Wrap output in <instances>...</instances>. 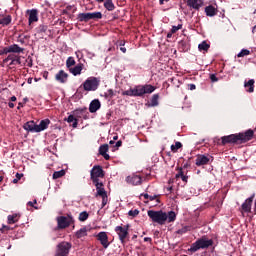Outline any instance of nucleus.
<instances>
[{
  "instance_id": "4d7b16f0",
  "label": "nucleus",
  "mask_w": 256,
  "mask_h": 256,
  "mask_svg": "<svg viewBox=\"0 0 256 256\" xmlns=\"http://www.w3.org/2000/svg\"><path fill=\"white\" fill-rule=\"evenodd\" d=\"M22 107H25V104L23 102H19L17 107L18 111L19 109H22Z\"/></svg>"
},
{
  "instance_id": "58836bf2",
  "label": "nucleus",
  "mask_w": 256,
  "mask_h": 256,
  "mask_svg": "<svg viewBox=\"0 0 256 256\" xmlns=\"http://www.w3.org/2000/svg\"><path fill=\"white\" fill-rule=\"evenodd\" d=\"M87 219H89V213H87V211L81 212L79 214V221H87Z\"/></svg>"
},
{
  "instance_id": "13d9d810",
  "label": "nucleus",
  "mask_w": 256,
  "mask_h": 256,
  "mask_svg": "<svg viewBox=\"0 0 256 256\" xmlns=\"http://www.w3.org/2000/svg\"><path fill=\"white\" fill-rule=\"evenodd\" d=\"M73 9V6H67L66 9L64 10V13H67Z\"/></svg>"
},
{
  "instance_id": "7ed1b4c3",
  "label": "nucleus",
  "mask_w": 256,
  "mask_h": 256,
  "mask_svg": "<svg viewBox=\"0 0 256 256\" xmlns=\"http://www.w3.org/2000/svg\"><path fill=\"white\" fill-rule=\"evenodd\" d=\"M148 217H150L153 223H158V225H165V223H173L177 219V214L173 211L168 213L160 211L149 210Z\"/></svg>"
},
{
  "instance_id": "bb28decb",
  "label": "nucleus",
  "mask_w": 256,
  "mask_h": 256,
  "mask_svg": "<svg viewBox=\"0 0 256 256\" xmlns=\"http://www.w3.org/2000/svg\"><path fill=\"white\" fill-rule=\"evenodd\" d=\"M50 123H51V120H49V119H44V120L40 121V124L37 125L38 133H41V131H45V129H47V127H49Z\"/></svg>"
},
{
  "instance_id": "5701e85b",
  "label": "nucleus",
  "mask_w": 256,
  "mask_h": 256,
  "mask_svg": "<svg viewBox=\"0 0 256 256\" xmlns=\"http://www.w3.org/2000/svg\"><path fill=\"white\" fill-rule=\"evenodd\" d=\"M107 151H109V144H104L100 146L99 148L100 155H102V157H104L106 161H109L111 159V156L107 154Z\"/></svg>"
},
{
  "instance_id": "72a5a7b5",
  "label": "nucleus",
  "mask_w": 256,
  "mask_h": 256,
  "mask_svg": "<svg viewBox=\"0 0 256 256\" xmlns=\"http://www.w3.org/2000/svg\"><path fill=\"white\" fill-rule=\"evenodd\" d=\"M210 47H211V45H209V44L207 43V41H203L202 43H200V44L198 45L199 51L208 52Z\"/></svg>"
},
{
  "instance_id": "aec40b11",
  "label": "nucleus",
  "mask_w": 256,
  "mask_h": 256,
  "mask_svg": "<svg viewBox=\"0 0 256 256\" xmlns=\"http://www.w3.org/2000/svg\"><path fill=\"white\" fill-rule=\"evenodd\" d=\"M19 219H21V213H13L8 215L7 223L8 225H15V223H19Z\"/></svg>"
},
{
  "instance_id": "473e14b6",
  "label": "nucleus",
  "mask_w": 256,
  "mask_h": 256,
  "mask_svg": "<svg viewBox=\"0 0 256 256\" xmlns=\"http://www.w3.org/2000/svg\"><path fill=\"white\" fill-rule=\"evenodd\" d=\"M104 7H105V9H107V11L115 10V4H113V0H106L104 2Z\"/></svg>"
},
{
  "instance_id": "9d476101",
  "label": "nucleus",
  "mask_w": 256,
  "mask_h": 256,
  "mask_svg": "<svg viewBox=\"0 0 256 256\" xmlns=\"http://www.w3.org/2000/svg\"><path fill=\"white\" fill-rule=\"evenodd\" d=\"M58 229H67V227H71L73 223H75V220L71 215L68 216H59L56 219Z\"/></svg>"
},
{
  "instance_id": "39448f33",
  "label": "nucleus",
  "mask_w": 256,
  "mask_h": 256,
  "mask_svg": "<svg viewBox=\"0 0 256 256\" xmlns=\"http://www.w3.org/2000/svg\"><path fill=\"white\" fill-rule=\"evenodd\" d=\"M212 245V239L207 238V236H202L197 240V242H194L191 245L188 251H191V253H196V251H199V249H209V247H212Z\"/></svg>"
},
{
  "instance_id": "3c124183",
  "label": "nucleus",
  "mask_w": 256,
  "mask_h": 256,
  "mask_svg": "<svg viewBox=\"0 0 256 256\" xmlns=\"http://www.w3.org/2000/svg\"><path fill=\"white\" fill-rule=\"evenodd\" d=\"M8 53H11L8 47H4L2 50H0V55H7Z\"/></svg>"
},
{
  "instance_id": "e2e57ef3",
  "label": "nucleus",
  "mask_w": 256,
  "mask_h": 256,
  "mask_svg": "<svg viewBox=\"0 0 256 256\" xmlns=\"http://www.w3.org/2000/svg\"><path fill=\"white\" fill-rule=\"evenodd\" d=\"M120 51H122V53H127V48L121 47V48H120Z\"/></svg>"
},
{
  "instance_id": "1a4fd4ad",
  "label": "nucleus",
  "mask_w": 256,
  "mask_h": 256,
  "mask_svg": "<svg viewBox=\"0 0 256 256\" xmlns=\"http://www.w3.org/2000/svg\"><path fill=\"white\" fill-rule=\"evenodd\" d=\"M129 227H130L129 224H127L124 226H116L114 229L122 245H125V243H127V237H129Z\"/></svg>"
},
{
  "instance_id": "423d86ee",
  "label": "nucleus",
  "mask_w": 256,
  "mask_h": 256,
  "mask_svg": "<svg viewBox=\"0 0 256 256\" xmlns=\"http://www.w3.org/2000/svg\"><path fill=\"white\" fill-rule=\"evenodd\" d=\"M101 80L95 76L88 77L82 84L84 91H97Z\"/></svg>"
},
{
  "instance_id": "ddd939ff",
  "label": "nucleus",
  "mask_w": 256,
  "mask_h": 256,
  "mask_svg": "<svg viewBox=\"0 0 256 256\" xmlns=\"http://www.w3.org/2000/svg\"><path fill=\"white\" fill-rule=\"evenodd\" d=\"M26 14L28 15V25H33V23H37V21H39V10H27Z\"/></svg>"
},
{
  "instance_id": "a18cd8bd",
  "label": "nucleus",
  "mask_w": 256,
  "mask_h": 256,
  "mask_svg": "<svg viewBox=\"0 0 256 256\" xmlns=\"http://www.w3.org/2000/svg\"><path fill=\"white\" fill-rule=\"evenodd\" d=\"M10 101L11 102H9L8 103V107L10 108V109H13L14 107H15V101H17V97L16 96H12L11 98H10Z\"/></svg>"
},
{
  "instance_id": "2eb2a0df",
  "label": "nucleus",
  "mask_w": 256,
  "mask_h": 256,
  "mask_svg": "<svg viewBox=\"0 0 256 256\" xmlns=\"http://www.w3.org/2000/svg\"><path fill=\"white\" fill-rule=\"evenodd\" d=\"M13 17L9 14H2L0 15V25L1 27H9L12 23Z\"/></svg>"
},
{
  "instance_id": "20e7f679",
  "label": "nucleus",
  "mask_w": 256,
  "mask_h": 256,
  "mask_svg": "<svg viewBox=\"0 0 256 256\" xmlns=\"http://www.w3.org/2000/svg\"><path fill=\"white\" fill-rule=\"evenodd\" d=\"M155 86L151 84L138 85L129 90L122 91L123 97H143V95H149L155 91Z\"/></svg>"
},
{
  "instance_id": "f03ea898",
  "label": "nucleus",
  "mask_w": 256,
  "mask_h": 256,
  "mask_svg": "<svg viewBox=\"0 0 256 256\" xmlns=\"http://www.w3.org/2000/svg\"><path fill=\"white\" fill-rule=\"evenodd\" d=\"M253 135H255V132L249 129L245 132L222 136L218 139L217 145H220L221 147H225V145H243V143L251 141V139H253Z\"/></svg>"
},
{
  "instance_id": "603ef678",
  "label": "nucleus",
  "mask_w": 256,
  "mask_h": 256,
  "mask_svg": "<svg viewBox=\"0 0 256 256\" xmlns=\"http://www.w3.org/2000/svg\"><path fill=\"white\" fill-rule=\"evenodd\" d=\"M210 79H211L212 83L219 81V78H217V76L215 74H211Z\"/></svg>"
},
{
  "instance_id": "9b49d317",
  "label": "nucleus",
  "mask_w": 256,
  "mask_h": 256,
  "mask_svg": "<svg viewBox=\"0 0 256 256\" xmlns=\"http://www.w3.org/2000/svg\"><path fill=\"white\" fill-rule=\"evenodd\" d=\"M91 19H103V14L101 12H88V13H80L78 14V20L80 22L87 23L88 21H91Z\"/></svg>"
},
{
  "instance_id": "a211bd4d",
  "label": "nucleus",
  "mask_w": 256,
  "mask_h": 256,
  "mask_svg": "<svg viewBox=\"0 0 256 256\" xmlns=\"http://www.w3.org/2000/svg\"><path fill=\"white\" fill-rule=\"evenodd\" d=\"M251 205H253V196L246 199L245 202L242 204V213H251Z\"/></svg>"
},
{
  "instance_id": "2f4dec72",
  "label": "nucleus",
  "mask_w": 256,
  "mask_h": 256,
  "mask_svg": "<svg viewBox=\"0 0 256 256\" xmlns=\"http://www.w3.org/2000/svg\"><path fill=\"white\" fill-rule=\"evenodd\" d=\"M76 239H83V237H87V228H81L76 232Z\"/></svg>"
},
{
  "instance_id": "6ab92c4d",
  "label": "nucleus",
  "mask_w": 256,
  "mask_h": 256,
  "mask_svg": "<svg viewBox=\"0 0 256 256\" xmlns=\"http://www.w3.org/2000/svg\"><path fill=\"white\" fill-rule=\"evenodd\" d=\"M99 109H101V101H99V99L92 100L89 105V112L97 113Z\"/></svg>"
},
{
  "instance_id": "c85d7f7f",
  "label": "nucleus",
  "mask_w": 256,
  "mask_h": 256,
  "mask_svg": "<svg viewBox=\"0 0 256 256\" xmlns=\"http://www.w3.org/2000/svg\"><path fill=\"white\" fill-rule=\"evenodd\" d=\"M205 13L207 17H215V15H217V8L213 5H209L205 8Z\"/></svg>"
},
{
  "instance_id": "680f3d73",
  "label": "nucleus",
  "mask_w": 256,
  "mask_h": 256,
  "mask_svg": "<svg viewBox=\"0 0 256 256\" xmlns=\"http://www.w3.org/2000/svg\"><path fill=\"white\" fill-rule=\"evenodd\" d=\"M144 241H145V242H149V243H151L152 239H151V238H149V237H145V238H144Z\"/></svg>"
},
{
  "instance_id": "c756f323",
  "label": "nucleus",
  "mask_w": 256,
  "mask_h": 256,
  "mask_svg": "<svg viewBox=\"0 0 256 256\" xmlns=\"http://www.w3.org/2000/svg\"><path fill=\"white\" fill-rule=\"evenodd\" d=\"M64 121H67V123H72L73 129H77V126L79 125V120L75 118L73 115H69L67 119H64Z\"/></svg>"
},
{
  "instance_id": "7c9ffc66",
  "label": "nucleus",
  "mask_w": 256,
  "mask_h": 256,
  "mask_svg": "<svg viewBox=\"0 0 256 256\" xmlns=\"http://www.w3.org/2000/svg\"><path fill=\"white\" fill-rule=\"evenodd\" d=\"M10 53H23L24 49L17 44L8 46Z\"/></svg>"
},
{
  "instance_id": "c03bdc74",
  "label": "nucleus",
  "mask_w": 256,
  "mask_h": 256,
  "mask_svg": "<svg viewBox=\"0 0 256 256\" xmlns=\"http://www.w3.org/2000/svg\"><path fill=\"white\" fill-rule=\"evenodd\" d=\"M187 231H189V226H184L181 229L177 230V234L178 235H185V233H187Z\"/></svg>"
},
{
  "instance_id": "0eeeda50",
  "label": "nucleus",
  "mask_w": 256,
  "mask_h": 256,
  "mask_svg": "<svg viewBox=\"0 0 256 256\" xmlns=\"http://www.w3.org/2000/svg\"><path fill=\"white\" fill-rule=\"evenodd\" d=\"M16 65H21V56L15 54H9L1 64L2 67H9L10 69H13Z\"/></svg>"
},
{
  "instance_id": "bf43d9fd",
  "label": "nucleus",
  "mask_w": 256,
  "mask_h": 256,
  "mask_svg": "<svg viewBox=\"0 0 256 256\" xmlns=\"http://www.w3.org/2000/svg\"><path fill=\"white\" fill-rule=\"evenodd\" d=\"M121 145H123V142H121V140L116 142L115 147H121Z\"/></svg>"
},
{
  "instance_id": "b1692460",
  "label": "nucleus",
  "mask_w": 256,
  "mask_h": 256,
  "mask_svg": "<svg viewBox=\"0 0 256 256\" xmlns=\"http://www.w3.org/2000/svg\"><path fill=\"white\" fill-rule=\"evenodd\" d=\"M25 131H31V133H38L37 124L35 121H28L24 124Z\"/></svg>"
},
{
  "instance_id": "dca6fc26",
  "label": "nucleus",
  "mask_w": 256,
  "mask_h": 256,
  "mask_svg": "<svg viewBox=\"0 0 256 256\" xmlns=\"http://www.w3.org/2000/svg\"><path fill=\"white\" fill-rule=\"evenodd\" d=\"M186 5L190 9H195V11H199V9H201V6L203 5V0H187Z\"/></svg>"
},
{
  "instance_id": "a878e982",
  "label": "nucleus",
  "mask_w": 256,
  "mask_h": 256,
  "mask_svg": "<svg viewBox=\"0 0 256 256\" xmlns=\"http://www.w3.org/2000/svg\"><path fill=\"white\" fill-rule=\"evenodd\" d=\"M244 87L247 91V93H253L255 91V80L250 79L247 82L244 83Z\"/></svg>"
},
{
  "instance_id": "f257e3e1",
  "label": "nucleus",
  "mask_w": 256,
  "mask_h": 256,
  "mask_svg": "<svg viewBox=\"0 0 256 256\" xmlns=\"http://www.w3.org/2000/svg\"><path fill=\"white\" fill-rule=\"evenodd\" d=\"M105 178V171L103 167L99 165L93 166L92 170L90 171V179L96 187V197H102V207H105L107 203H109V197L107 196V191H105V187L103 182H100L99 179Z\"/></svg>"
},
{
  "instance_id": "f3484780",
  "label": "nucleus",
  "mask_w": 256,
  "mask_h": 256,
  "mask_svg": "<svg viewBox=\"0 0 256 256\" xmlns=\"http://www.w3.org/2000/svg\"><path fill=\"white\" fill-rule=\"evenodd\" d=\"M55 79L56 81H58V83H66L67 80L69 79V74H67V72H65L64 70H60L56 75H55Z\"/></svg>"
},
{
  "instance_id": "393cba45",
  "label": "nucleus",
  "mask_w": 256,
  "mask_h": 256,
  "mask_svg": "<svg viewBox=\"0 0 256 256\" xmlns=\"http://www.w3.org/2000/svg\"><path fill=\"white\" fill-rule=\"evenodd\" d=\"M83 67H85V65L83 63H79L75 67L70 68L69 71L72 75H74V77H77V75H81Z\"/></svg>"
},
{
  "instance_id": "79ce46f5",
  "label": "nucleus",
  "mask_w": 256,
  "mask_h": 256,
  "mask_svg": "<svg viewBox=\"0 0 256 256\" xmlns=\"http://www.w3.org/2000/svg\"><path fill=\"white\" fill-rule=\"evenodd\" d=\"M247 55H251V51L248 49H242L238 54L237 57H247Z\"/></svg>"
},
{
  "instance_id": "4468645a",
  "label": "nucleus",
  "mask_w": 256,
  "mask_h": 256,
  "mask_svg": "<svg viewBox=\"0 0 256 256\" xmlns=\"http://www.w3.org/2000/svg\"><path fill=\"white\" fill-rule=\"evenodd\" d=\"M126 183H128V185H141L143 178L137 174H131L126 178Z\"/></svg>"
},
{
  "instance_id": "cd10ccee",
  "label": "nucleus",
  "mask_w": 256,
  "mask_h": 256,
  "mask_svg": "<svg viewBox=\"0 0 256 256\" xmlns=\"http://www.w3.org/2000/svg\"><path fill=\"white\" fill-rule=\"evenodd\" d=\"M176 179H181L184 183H187L189 176H187V172L183 171V168H179Z\"/></svg>"
},
{
  "instance_id": "6e6d98bb",
  "label": "nucleus",
  "mask_w": 256,
  "mask_h": 256,
  "mask_svg": "<svg viewBox=\"0 0 256 256\" xmlns=\"http://www.w3.org/2000/svg\"><path fill=\"white\" fill-rule=\"evenodd\" d=\"M188 89H190V91H195V89H196L195 84H189Z\"/></svg>"
},
{
  "instance_id": "ea45409f",
  "label": "nucleus",
  "mask_w": 256,
  "mask_h": 256,
  "mask_svg": "<svg viewBox=\"0 0 256 256\" xmlns=\"http://www.w3.org/2000/svg\"><path fill=\"white\" fill-rule=\"evenodd\" d=\"M0 231H1V233H9V231H13V228H11L10 226H7L5 224H2L0 226Z\"/></svg>"
},
{
  "instance_id": "69168bd1",
  "label": "nucleus",
  "mask_w": 256,
  "mask_h": 256,
  "mask_svg": "<svg viewBox=\"0 0 256 256\" xmlns=\"http://www.w3.org/2000/svg\"><path fill=\"white\" fill-rule=\"evenodd\" d=\"M44 79H48L49 77V72H45L44 75H43Z\"/></svg>"
},
{
  "instance_id": "09e8293b",
  "label": "nucleus",
  "mask_w": 256,
  "mask_h": 256,
  "mask_svg": "<svg viewBox=\"0 0 256 256\" xmlns=\"http://www.w3.org/2000/svg\"><path fill=\"white\" fill-rule=\"evenodd\" d=\"M23 177V174L16 173V178L12 181V183L17 184L19 181H21V178Z\"/></svg>"
},
{
  "instance_id": "e433bc0d",
  "label": "nucleus",
  "mask_w": 256,
  "mask_h": 256,
  "mask_svg": "<svg viewBox=\"0 0 256 256\" xmlns=\"http://www.w3.org/2000/svg\"><path fill=\"white\" fill-rule=\"evenodd\" d=\"M181 147H183V144H181V142H176L175 144H172L171 145L172 153H177L179 149H181Z\"/></svg>"
},
{
  "instance_id": "de8ad7c7",
  "label": "nucleus",
  "mask_w": 256,
  "mask_h": 256,
  "mask_svg": "<svg viewBox=\"0 0 256 256\" xmlns=\"http://www.w3.org/2000/svg\"><path fill=\"white\" fill-rule=\"evenodd\" d=\"M47 29H48L47 25H40L38 27V33H47Z\"/></svg>"
},
{
  "instance_id": "338daca9",
  "label": "nucleus",
  "mask_w": 256,
  "mask_h": 256,
  "mask_svg": "<svg viewBox=\"0 0 256 256\" xmlns=\"http://www.w3.org/2000/svg\"><path fill=\"white\" fill-rule=\"evenodd\" d=\"M142 197H144V199H149V194H141Z\"/></svg>"
},
{
  "instance_id": "4c0bfd02",
  "label": "nucleus",
  "mask_w": 256,
  "mask_h": 256,
  "mask_svg": "<svg viewBox=\"0 0 256 256\" xmlns=\"http://www.w3.org/2000/svg\"><path fill=\"white\" fill-rule=\"evenodd\" d=\"M65 170L56 171L53 173V179H61V177H64Z\"/></svg>"
},
{
  "instance_id": "412c9836",
  "label": "nucleus",
  "mask_w": 256,
  "mask_h": 256,
  "mask_svg": "<svg viewBox=\"0 0 256 256\" xmlns=\"http://www.w3.org/2000/svg\"><path fill=\"white\" fill-rule=\"evenodd\" d=\"M178 49L182 53H187L191 49V43H189V40H181L178 44Z\"/></svg>"
},
{
  "instance_id": "6e6552de",
  "label": "nucleus",
  "mask_w": 256,
  "mask_h": 256,
  "mask_svg": "<svg viewBox=\"0 0 256 256\" xmlns=\"http://www.w3.org/2000/svg\"><path fill=\"white\" fill-rule=\"evenodd\" d=\"M73 245L67 241H62L56 246L55 256H69Z\"/></svg>"
},
{
  "instance_id": "4be33fe9",
  "label": "nucleus",
  "mask_w": 256,
  "mask_h": 256,
  "mask_svg": "<svg viewBox=\"0 0 256 256\" xmlns=\"http://www.w3.org/2000/svg\"><path fill=\"white\" fill-rule=\"evenodd\" d=\"M209 161H210L209 157L205 155H198L196 158L195 165H197V167H201L202 165H208Z\"/></svg>"
},
{
  "instance_id": "f8f14e48",
  "label": "nucleus",
  "mask_w": 256,
  "mask_h": 256,
  "mask_svg": "<svg viewBox=\"0 0 256 256\" xmlns=\"http://www.w3.org/2000/svg\"><path fill=\"white\" fill-rule=\"evenodd\" d=\"M95 237L104 249H107L109 245H111V242H109V236L107 235V232H99Z\"/></svg>"
},
{
  "instance_id": "a19ab883",
  "label": "nucleus",
  "mask_w": 256,
  "mask_h": 256,
  "mask_svg": "<svg viewBox=\"0 0 256 256\" xmlns=\"http://www.w3.org/2000/svg\"><path fill=\"white\" fill-rule=\"evenodd\" d=\"M104 97L106 99H113V97H115V92L113 91V89H109L107 92L104 93Z\"/></svg>"
},
{
  "instance_id": "8fccbe9b",
  "label": "nucleus",
  "mask_w": 256,
  "mask_h": 256,
  "mask_svg": "<svg viewBox=\"0 0 256 256\" xmlns=\"http://www.w3.org/2000/svg\"><path fill=\"white\" fill-rule=\"evenodd\" d=\"M155 199H156V203H160L161 201L159 200V196H157V195H149V197H148V200L149 201H155Z\"/></svg>"
},
{
  "instance_id": "0e129e2a",
  "label": "nucleus",
  "mask_w": 256,
  "mask_h": 256,
  "mask_svg": "<svg viewBox=\"0 0 256 256\" xmlns=\"http://www.w3.org/2000/svg\"><path fill=\"white\" fill-rule=\"evenodd\" d=\"M160 5H163V3H169V0H159Z\"/></svg>"
},
{
  "instance_id": "f704fd0d",
  "label": "nucleus",
  "mask_w": 256,
  "mask_h": 256,
  "mask_svg": "<svg viewBox=\"0 0 256 256\" xmlns=\"http://www.w3.org/2000/svg\"><path fill=\"white\" fill-rule=\"evenodd\" d=\"M75 58H73V57H68V59L66 60V67H67V69H72L73 68V66H75Z\"/></svg>"
},
{
  "instance_id": "864d4df0",
  "label": "nucleus",
  "mask_w": 256,
  "mask_h": 256,
  "mask_svg": "<svg viewBox=\"0 0 256 256\" xmlns=\"http://www.w3.org/2000/svg\"><path fill=\"white\" fill-rule=\"evenodd\" d=\"M27 205L28 207H35V205H37V200H34L33 202L29 201Z\"/></svg>"
},
{
  "instance_id": "052dcab7",
  "label": "nucleus",
  "mask_w": 256,
  "mask_h": 256,
  "mask_svg": "<svg viewBox=\"0 0 256 256\" xmlns=\"http://www.w3.org/2000/svg\"><path fill=\"white\" fill-rule=\"evenodd\" d=\"M173 35H174V34L171 33V30H170V32L167 33V39H171V37H173Z\"/></svg>"
},
{
  "instance_id": "49530a36",
  "label": "nucleus",
  "mask_w": 256,
  "mask_h": 256,
  "mask_svg": "<svg viewBox=\"0 0 256 256\" xmlns=\"http://www.w3.org/2000/svg\"><path fill=\"white\" fill-rule=\"evenodd\" d=\"M129 217H137V215H139V210L135 209V210H130L128 212Z\"/></svg>"
},
{
  "instance_id": "774afa93",
  "label": "nucleus",
  "mask_w": 256,
  "mask_h": 256,
  "mask_svg": "<svg viewBox=\"0 0 256 256\" xmlns=\"http://www.w3.org/2000/svg\"><path fill=\"white\" fill-rule=\"evenodd\" d=\"M252 33H256V25L253 27Z\"/></svg>"
},
{
  "instance_id": "5fc2aeb1",
  "label": "nucleus",
  "mask_w": 256,
  "mask_h": 256,
  "mask_svg": "<svg viewBox=\"0 0 256 256\" xmlns=\"http://www.w3.org/2000/svg\"><path fill=\"white\" fill-rule=\"evenodd\" d=\"M76 113H80V115H84V113H87V108L76 110Z\"/></svg>"
},
{
  "instance_id": "37998d69",
  "label": "nucleus",
  "mask_w": 256,
  "mask_h": 256,
  "mask_svg": "<svg viewBox=\"0 0 256 256\" xmlns=\"http://www.w3.org/2000/svg\"><path fill=\"white\" fill-rule=\"evenodd\" d=\"M181 29H183V24H178L177 26H172V29L170 31L175 35V33H177V31Z\"/></svg>"
},
{
  "instance_id": "c9c22d12",
  "label": "nucleus",
  "mask_w": 256,
  "mask_h": 256,
  "mask_svg": "<svg viewBox=\"0 0 256 256\" xmlns=\"http://www.w3.org/2000/svg\"><path fill=\"white\" fill-rule=\"evenodd\" d=\"M151 107H157L159 105V94H154L151 98Z\"/></svg>"
}]
</instances>
